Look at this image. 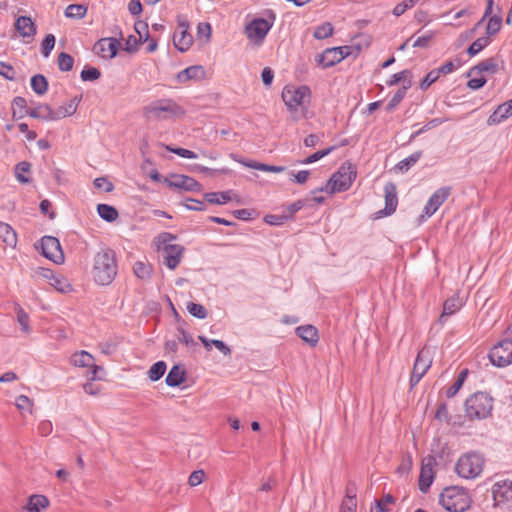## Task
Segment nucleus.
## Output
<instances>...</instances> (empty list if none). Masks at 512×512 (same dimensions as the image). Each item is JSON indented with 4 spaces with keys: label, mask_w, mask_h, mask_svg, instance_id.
<instances>
[{
    "label": "nucleus",
    "mask_w": 512,
    "mask_h": 512,
    "mask_svg": "<svg viewBox=\"0 0 512 512\" xmlns=\"http://www.w3.org/2000/svg\"><path fill=\"white\" fill-rule=\"evenodd\" d=\"M118 272L115 252L110 248H103L94 255L91 270L94 281L102 286L112 283Z\"/></svg>",
    "instance_id": "nucleus-1"
},
{
    "label": "nucleus",
    "mask_w": 512,
    "mask_h": 512,
    "mask_svg": "<svg viewBox=\"0 0 512 512\" xmlns=\"http://www.w3.org/2000/svg\"><path fill=\"white\" fill-rule=\"evenodd\" d=\"M143 115L148 121H168L183 117L185 110L173 99L165 98L146 105Z\"/></svg>",
    "instance_id": "nucleus-2"
},
{
    "label": "nucleus",
    "mask_w": 512,
    "mask_h": 512,
    "mask_svg": "<svg viewBox=\"0 0 512 512\" xmlns=\"http://www.w3.org/2000/svg\"><path fill=\"white\" fill-rule=\"evenodd\" d=\"M356 176L357 171L354 165L350 162H345L332 174L324 186L313 190L312 194L315 195L317 192L334 194L347 191L352 186Z\"/></svg>",
    "instance_id": "nucleus-3"
},
{
    "label": "nucleus",
    "mask_w": 512,
    "mask_h": 512,
    "mask_svg": "<svg viewBox=\"0 0 512 512\" xmlns=\"http://www.w3.org/2000/svg\"><path fill=\"white\" fill-rule=\"evenodd\" d=\"M174 240H176V236L168 232L161 233L156 238L157 248L162 253L163 263L170 270L178 267L185 250L182 245L173 244Z\"/></svg>",
    "instance_id": "nucleus-4"
},
{
    "label": "nucleus",
    "mask_w": 512,
    "mask_h": 512,
    "mask_svg": "<svg viewBox=\"0 0 512 512\" xmlns=\"http://www.w3.org/2000/svg\"><path fill=\"white\" fill-rule=\"evenodd\" d=\"M471 502L468 491L459 486L447 487L439 496L440 505L449 512H464Z\"/></svg>",
    "instance_id": "nucleus-5"
},
{
    "label": "nucleus",
    "mask_w": 512,
    "mask_h": 512,
    "mask_svg": "<svg viewBox=\"0 0 512 512\" xmlns=\"http://www.w3.org/2000/svg\"><path fill=\"white\" fill-rule=\"evenodd\" d=\"M483 467V456L472 451L459 457L455 464V471L461 478L475 479L482 473Z\"/></svg>",
    "instance_id": "nucleus-6"
},
{
    "label": "nucleus",
    "mask_w": 512,
    "mask_h": 512,
    "mask_svg": "<svg viewBox=\"0 0 512 512\" xmlns=\"http://www.w3.org/2000/svg\"><path fill=\"white\" fill-rule=\"evenodd\" d=\"M493 409V398L487 393L477 392L465 402V411L470 419H485L490 416Z\"/></svg>",
    "instance_id": "nucleus-7"
},
{
    "label": "nucleus",
    "mask_w": 512,
    "mask_h": 512,
    "mask_svg": "<svg viewBox=\"0 0 512 512\" xmlns=\"http://www.w3.org/2000/svg\"><path fill=\"white\" fill-rule=\"evenodd\" d=\"M275 14L272 10L266 12V18H255L245 27L247 38L256 45H261L275 22Z\"/></svg>",
    "instance_id": "nucleus-8"
},
{
    "label": "nucleus",
    "mask_w": 512,
    "mask_h": 512,
    "mask_svg": "<svg viewBox=\"0 0 512 512\" xmlns=\"http://www.w3.org/2000/svg\"><path fill=\"white\" fill-rule=\"evenodd\" d=\"M311 91L306 85H287L282 91V99L290 111L304 107L310 102Z\"/></svg>",
    "instance_id": "nucleus-9"
},
{
    "label": "nucleus",
    "mask_w": 512,
    "mask_h": 512,
    "mask_svg": "<svg viewBox=\"0 0 512 512\" xmlns=\"http://www.w3.org/2000/svg\"><path fill=\"white\" fill-rule=\"evenodd\" d=\"M491 492L495 506L503 510L512 509V481L501 480L495 482Z\"/></svg>",
    "instance_id": "nucleus-10"
},
{
    "label": "nucleus",
    "mask_w": 512,
    "mask_h": 512,
    "mask_svg": "<svg viewBox=\"0 0 512 512\" xmlns=\"http://www.w3.org/2000/svg\"><path fill=\"white\" fill-rule=\"evenodd\" d=\"M494 366L506 367L512 363V339H504L494 345L489 353Z\"/></svg>",
    "instance_id": "nucleus-11"
},
{
    "label": "nucleus",
    "mask_w": 512,
    "mask_h": 512,
    "mask_svg": "<svg viewBox=\"0 0 512 512\" xmlns=\"http://www.w3.org/2000/svg\"><path fill=\"white\" fill-rule=\"evenodd\" d=\"M432 364L431 352L428 348H422L416 357L413 370L410 377V386H416L422 377L426 374Z\"/></svg>",
    "instance_id": "nucleus-12"
},
{
    "label": "nucleus",
    "mask_w": 512,
    "mask_h": 512,
    "mask_svg": "<svg viewBox=\"0 0 512 512\" xmlns=\"http://www.w3.org/2000/svg\"><path fill=\"white\" fill-rule=\"evenodd\" d=\"M437 463L434 457L428 456L422 460L418 486L422 493H427L434 482Z\"/></svg>",
    "instance_id": "nucleus-13"
},
{
    "label": "nucleus",
    "mask_w": 512,
    "mask_h": 512,
    "mask_svg": "<svg viewBox=\"0 0 512 512\" xmlns=\"http://www.w3.org/2000/svg\"><path fill=\"white\" fill-rule=\"evenodd\" d=\"M189 24L187 20L179 16L178 17V27L173 35V42L177 50L180 52H186L189 50L193 43V37L188 32Z\"/></svg>",
    "instance_id": "nucleus-14"
},
{
    "label": "nucleus",
    "mask_w": 512,
    "mask_h": 512,
    "mask_svg": "<svg viewBox=\"0 0 512 512\" xmlns=\"http://www.w3.org/2000/svg\"><path fill=\"white\" fill-rule=\"evenodd\" d=\"M451 194V187L444 186L437 189L428 199L424 206L421 218L431 217L439 207L448 199Z\"/></svg>",
    "instance_id": "nucleus-15"
},
{
    "label": "nucleus",
    "mask_w": 512,
    "mask_h": 512,
    "mask_svg": "<svg viewBox=\"0 0 512 512\" xmlns=\"http://www.w3.org/2000/svg\"><path fill=\"white\" fill-rule=\"evenodd\" d=\"M41 252L45 258L57 264L61 263L64 259L60 242L53 236H44L41 239Z\"/></svg>",
    "instance_id": "nucleus-16"
},
{
    "label": "nucleus",
    "mask_w": 512,
    "mask_h": 512,
    "mask_svg": "<svg viewBox=\"0 0 512 512\" xmlns=\"http://www.w3.org/2000/svg\"><path fill=\"white\" fill-rule=\"evenodd\" d=\"M349 54V47H333L326 49L318 57V62L323 68H329L341 62Z\"/></svg>",
    "instance_id": "nucleus-17"
},
{
    "label": "nucleus",
    "mask_w": 512,
    "mask_h": 512,
    "mask_svg": "<svg viewBox=\"0 0 512 512\" xmlns=\"http://www.w3.org/2000/svg\"><path fill=\"white\" fill-rule=\"evenodd\" d=\"M119 41L114 37L102 38L95 43L94 49L102 58L112 59L117 55Z\"/></svg>",
    "instance_id": "nucleus-18"
},
{
    "label": "nucleus",
    "mask_w": 512,
    "mask_h": 512,
    "mask_svg": "<svg viewBox=\"0 0 512 512\" xmlns=\"http://www.w3.org/2000/svg\"><path fill=\"white\" fill-rule=\"evenodd\" d=\"M385 208L379 211L381 216H389L396 211L398 205L397 189L394 183L388 182L384 186Z\"/></svg>",
    "instance_id": "nucleus-19"
},
{
    "label": "nucleus",
    "mask_w": 512,
    "mask_h": 512,
    "mask_svg": "<svg viewBox=\"0 0 512 512\" xmlns=\"http://www.w3.org/2000/svg\"><path fill=\"white\" fill-rule=\"evenodd\" d=\"M41 275L48 279L49 284L61 293H69L72 291V286L69 281L60 274H55L50 269H42Z\"/></svg>",
    "instance_id": "nucleus-20"
},
{
    "label": "nucleus",
    "mask_w": 512,
    "mask_h": 512,
    "mask_svg": "<svg viewBox=\"0 0 512 512\" xmlns=\"http://www.w3.org/2000/svg\"><path fill=\"white\" fill-rule=\"evenodd\" d=\"M500 70L499 59L497 57H490L482 60L477 65L472 67L468 75H480L483 73L496 74Z\"/></svg>",
    "instance_id": "nucleus-21"
},
{
    "label": "nucleus",
    "mask_w": 512,
    "mask_h": 512,
    "mask_svg": "<svg viewBox=\"0 0 512 512\" xmlns=\"http://www.w3.org/2000/svg\"><path fill=\"white\" fill-rule=\"evenodd\" d=\"M14 27L23 38L33 39L37 32L36 25L27 16H19L15 21Z\"/></svg>",
    "instance_id": "nucleus-22"
},
{
    "label": "nucleus",
    "mask_w": 512,
    "mask_h": 512,
    "mask_svg": "<svg viewBox=\"0 0 512 512\" xmlns=\"http://www.w3.org/2000/svg\"><path fill=\"white\" fill-rule=\"evenodd\" d=\"M206 77V71L201 65H192L180 71L177 74V80L180 83H186L189 80L199 81Z\"/></svg>",
    "instance_id": "nucleus-23"
},
{
    "label": "nucleus",
    "mask_w": 512,
    "mask_h": 512,
    "mask_svg": "<svg viewBox=\"0 0 512 512\" xmlns=\"http://www.w3.org/2000/svg\"><path fill=\"white\" fill-rule=\"evenodd\" d=\"M80 101H81V96L80 97L75 96L74 98L70 99L68 102L59 106L57 109H55V110L53 109L54 121H57L62 118H65L67 116L73 115L77 111V107H78Z\"/></svg>",
    "instance_id": "nucleus-24"
},
{
    "label": "nucleus",
    "mask_w": 512,
    "mask_h": 512,
    "mask_svg": "<svg viewBox=\"0 0 512 512\" xmlns=\"http://www.w3.org/2000/svg\"><path fill=\"white\" fill-rule=\"evenodd\" d=\"M26 115L42 121H54L53 109L48 104H38L26 109Z\"/></svg>",
    "instance_id": "nucleus-25"
},
{
    "label": "nucleus",
    "mask_w": 512,
    "mask_h": 512,
    "mask_svg": "<svg viewBox=\"0 0 512 512\" xmlns=\"http://www.w3.org/2000/svg\"><path fill=\"white\" fill-rule=\"evenodd\" d=\"M169 185L186 191H201L202 189L199 182L194 178L185 175L176 176L173 181L169 182Z\"/></svg>",
    "instance_id": "nucleus-26"
},
{
    "label": "nucleus",
    "mask_w": 512,
    "mask_h": 512,
    "mask_svg": "<svg viewBox=\"0 0 512 512\" xmlns=\"http://www.w3.org/2000/svg\"><path fill=\"white\" fill-rule=\"evenodd\" d=\"M296 334L310 346H316L319 341L318 330L312 325H302L297 327Z\"/></svg>",
    "instance_id": "nucleus-27"
},
{
    "label": "nucleus",
    "mask_w": 512,
    "mask_h": 512,
    "mask_svg": "<svg viewBox=\"0 0 512 512\" xmlns=\"http://www.w3.org/2000/svg\"><path fill=\"white\" fill-rule=\"evenodd\" d=\"M512 115V99L499 105L497 109L489 116L488 123L498 124Z\"/></svg>",
    "instance_id": "nucleus-28"
},
{
    "label": "nucleus",
    "mask_w": 512,
    "mask_h": 512,
    "mask_svg": "<svg viewBox=\"0 0 512 512\" xmlns=\"http://www.w3.org/2000/svg\"><path fill=\"white\" fill-rule=\"evenodd\" d=\"M49 506V500L44 495L35 494L29 497L24 509L27 512H42Z\"/></svg>",
    "instance_id": "nucleus-29"
},
{
    "label": "nucleus",
    "mask_w": 512,
    "mask_h": 512,
    "mask_svg": "<svg viewBox=\"0 0 512 512\" xmlns=\"http://www.w3.org/2000/svg\"><path fill=\"white\" fill-rule=\"evenodd\" d=\"M462 307V301L457 296L448 298L443 305V312L439 317V322L444 323L446 317L453 315Z\"/></svg>",
    "instance_id": "nucleus-30"
},
{
    "label": "nucleus",
    "mask_w": 512,
    "mask_h": 512,
    "mask_svg": "<svg viewBox=\"0 0 512 512\" xmlns=\"http://www.w3.org/2000/svg\"><path fill=\"white\" fill-rule=\"evenodd\" d=\"M185 377V371L179 365H174L166 376L165 383L169 387H178L185 381Z\"/></svg>",
    "instance_id": "nucleus-31"
},
{
    "label": "nucleus",
    "mask_w": 512,
    "mask_h": 512,
    "mask_svg": "<svg viewBox=\"0 0 512 512\" xmlns=\"http://www.w3.org/2000/svg\"><path fill=\"white\" fill-rule=\"evenodd\" d=\"M0 240L7 246L15 247L17 244V234L14 229L7 223L0 221Z\"/></svg>",
    "instance_id": "nucleus-32"
},
{
    "label": "nucleus",
    "mask_w": 512,
    "mask_h": 512,
    "mask_svg": "<svg viewBox=\"0 0 512 512\" xmlns=\"http://www.w3.org/2000/svg\"><path fill=\"white\" fill-rule=\"evenodd\" d=\"M94 362V357L87 351H79L71 356V363L76 367H90Z\"/></svg>",
    "instance_id": "nucleus-33"
},
{
    "label": "nucleus",
    "mask_w": 512,
    "mask_h": 512,
    "mask_svg": "<svg viewBox=\"0 0 512 512\" xmlns=\"http://www.w3.org/2000/svg\"><path fill=\"white\" fill-rule=\"evenodd\" d=\"M421 156H422V152L416 151V152L412 153L409 157L398 162L395 166V169L402 173H405L419 161Z\"/></svg>",
    "instance_id": "nucleus-34"
},
{
    "label": "nucleus",
    "mask_w": 512,
    "mask_h": 512,
    "mask_svg": "<svg viewBox=\"0 0 512 512\" xmlns=\"http://www.w3.org/2000/svg\"><path fill=\"white\" fill-rule=\"evenodd\" d=\"M97 212H98L99 216L107 222H113L118 217L117 209L108 204H98Z\"/></svg>",
    "instance_id": "nucleus-35"
},
{
    "label": "nucleus",
    "mask_w": 512,
    "mask_h": 512,
    "mask_svg": "<svg viewBox=\"0 0 512 512\" xmlns=\"http://www.w3.org/2000/svg\"><path fill=\"white\" fill-rule=\"evenodd\" d=\"M31 88L37 95H44L48 90V81L41 74L34 75L31 78Z\"/></svg>",
    "instance_id": "nucleus-36"
},
{
    "label": "nucleus",
    "mask_w": 512,
    "mask_h": 512,
    "mask_svg": "<svg viewBox=\"0 0 512 512\" xmlns=\"http://www.w3.org/2000/svg\"><path fill=\"white\" fill-rule=\"evenodd\" d=\"M238 161L246 167H249V168H252L255 170H259V171H264V172L281 173L285 170V167H283V166H274V165H268V164H263V163H259V162H245V161H240V160H238Z\"/></svg>",
    "instance_id": "nucleus-37"
},
{
    "label": "nucleus",
    "mask_w": 512,
    "mask_h": 512,
    "mask_svg": "<svg viewBox=\"0 0 512 512\" xmlns=\"http://www.w3.org/2000/svg\"><path fill=\"white\" fill-rule=\"evenodd\" d=\"M411 87V81H407L406 84L403 85L390 99L389 103L386 106V110L391 112L395 109V107L403 100L406 95L407 90Z\"/></svg>",
    "instance_id": "nucleus-38"
},
{
    "label": "nucleus",
    "mask_w": 512,
    "mask_h": 512,
    "mask_svg": "<svg viewBox=\"0 0 512 512\" xmlns=\"http://www.w3.org/2000/svg\"><path fill=\"white\" fill-rule=\"evenodd\" d=\"M87 13V8L82 4H70L65 9V16L72 19H82Z\"/></svg>",
    "instance_id": "nucleus-39"
},
{
    "label": "nucleus",
    "mask_w": 512,
    "mask_h": 512,
    "mask_svg": "<svg viewBox=\"0 0 512 512\" xmlns=\"http://www.w3.org/2000/svg\"><path fill=\"white\" fill-rule=\"evenodd\" d=\"M13 118H23L26 115L27 101L25 98L17 96L12 101Z\"/></svg>",
    "instance_id": "nucleus-40"
},
{
    "label": "nucleus",
    "mask_w": 512,
    "mask_h": 512,
    "mask_svg": "<svg viewBox=\"0 0 512 512\" xmlns=\"http://www.w3.org/2000/svg\"><path fill=\"white\" fill-rule=\"evenodd\" d=\"M205 200L211 204H225L231 200L230 192H209L205 194Z\"/></svg>",
    "instance_id": "nucleus-41"
},
{
    "label": "nucleus",
    "mask_w": 512,
    "mask_h": 512,
    "mask_svg": "<svg viewBox=\"0 0 512 512\" xmlns=\"http://www.w3.org/2000/svg\"><path fill=\"white\" fill-rule=\"evenodd\" d=\"M166 368L167 366L164 361L154 363L147 372L149 379L151 381L159 380L164 375Z\"/></svg>",
    "instance_id": "nucleus-42"
},
{
    "label": "nucleus",
    "mask_w": 512,
    "mask_h": 512,
    "mask_svg": "<svg viewBox=\"0 0 512 512\" xmlns=\"http://www.w3.org/2000/svg\"><path fill=\"white\" fill-rule=\"evenodd\" d=\"M467 374V370H463L460 372L456 381L446 391V396L448 398H452L458 393V391L461 389L466 380Z\"/></svg>",
    "instance_id": "nucleus-43"
},
{
    "label": "nucleus",
    "mask_w": 512,
    "mask_h": 512,
    "mask_svg": "<svg viewBox=\"0 0 512 512\" xmlns=\"http://www.w3.org/2000/svg\"><path fill=\"white\" fill-rule=\"evenodd\" d=\"M489 43L490 39L488 36L480 37L469 46L467 52L470 56H475L479 52H481L485 47H487Z\"/></svg>",
    "instance_id": "nucleus-44"
},
{
    "label": "nucleus",
    "mask_w": 512,
    "mask_h": 512,
    "mask_svg": "<svg viewBox=\"0 0 512 512\" xmlns=\"http://www.w3.org/2000/svg\"><path fill=\"white\" fill-rule=\"evenodd\" d=\"M333 34V26L330 22H324L317 26L314 30L313 36L316 39L322 40Z\"/></svg>",
    "instance_id": "nucleus-45"
},
{
    "label": "nucleus",
    "mask_w": 512,
    "mask_h": 512,
    "mask_svg": "<svg viewBox=\"0 0 512 512\" xmlns=\"http://www.w3.org/2000/svg\"><path fill=\"white\" fill-rule=\"evenodd\" d=\"M31 165L29 162L22 161L15 166L16 178L21 183H28L29 178L24 174L30 171Z\"/></svg>",
    "instance_id": "nucleus-46"
},
{
    "label": "nucleus",
    "mask_w": 512,
    "mask_h": 512,
    "mask_svg": "<svg viewBox=\"0 0 512 512\" xmlns=\"http://www.w3.org/2000/svg\"><path fill=\"white\" fill-rule=\"evenodd\" d=\"M133 271L139 279L145 280L150 277L151 267L144 262L138 261L134 264Z\"/></svg>",
    "instance_id": "nucleus-47"
},
{
    "label": "nucleus",
    "mask_w": 512,
    "mask_h": 512,
    "mask_svg": "<svg viewBox=\"0 0 512 512\" xmlns=\"http://www.w3.org/2000/svg\"><path fill=\"white\" fill-rule=\"evenodd\" d=\"M187 310L192 316L198 319H205L207 317V310L201 304L189 302L187 304Z\"/></svg>",
    "instance_id": "nucleus-48"
},
{
    "label": "nucleus",
    "mask_w": 512,
    "mask_h": 512,
    "mask_svg": "<svg viewBox=\"0 0 512 512\" xmlns=\"http://www.w3.org/2000/svg\"><path fill=\"white\" fill-rule=\"evenodd\" d=\"M74 60L73 58L65 53L61 52L58 56V67L63 72H68L73 68Z\"/></svg>",
    "instance_id": "nucleus-49"
},
{
    "label": "nucleus",
    "mask_w": 512,
    "mask_h": 512,
    "mask_svg": "<svg viewBox=\"0 0 512 512\" xmlns=\"http://www.w3.org/2000/svg\"><path fill=\"white\" fill-rule=\"evenodd\" d=\"M356 506V496L355 494H350V491L348 490L346 498L341 504L340 512H355Z\"/></svg>",
    "instance_id": "nucleus-50"
},
{
    "label": "nucleus",
    "mask_w": 512,
    "mask_h": 512,
    "mask_svg": "<svg viewBox=\"0 0 512 512\" xmlns=\"http://www.w3.org/2000/svg\"><path fill=\"white\" fill-rule=\"evenodd\" d=\"M420 0H404L398 3L393 9V15L399 17L403 15L408 9L414 7Z\"/></svg>",
    "instance_id": "nucleus-51"
},
{
    "label": "nucleus",
    "mask_w": 512,
    "mask_h": 512,
    "mask_svg": "<svg viewBox=\"0 0 512 512\" xmlns=\"http://www.w3.org/2000/svg\"><path fill=\"white\" fill-rule=\"evenodd\" d=\"M333 150H334V147H329L327 149L317 151V152L313 153L312 155L308 156L307 158H305L304 160L300 161V163L304 164V165L314 163V162L322 159L323 157L327 156L328 154H330Z\"/></svg>",
    "instance_id": "nucleus-52"
},
{
    "label": "nucleus",
    "mask_w": 512,
    "mask_h": 512,
    "mask_svg": "<svg viewBox=\"0 0 512 512\" xmlns=\"http://www.w3.org/2000/svg\"><path fill=\"white\" fill-rule=\"evenodd\" d=\"M101 76L100 71L95 67H85L80 74L83 81H95Z\"/></svg>",
    "instance_id": "nucleus-53"
},
{
    "label": "nucleus",
    "mask_w": 512,
    "mask_h": 512,
    "mask_svg": "<svg viewBox=\"0 0 512 512\" xmlns=\"http://www.w3.org/2000/svg\"><path fill=\"white\" fill-rule=\"evenodd\" d=\"M288 221L284 213L282 214H269L264 217V222L271 226H281Z\"/></svg>",
    "instance_id": "nucleus-54"
},
{
    "label": "nucleus",
    "mask_w": 512,
    "mask_h": 512,
    "mask_svg": "<svg viewBox=\"0 0 512 512\" xmlns=\"http://www.w3.org/2000/svg\"><path fill=\"white\" fill-rule=\"evenodd\" d=\"M16 314H17V321L20 324L22 331H24L25 333H29L30 326H29L28 314L21 307H17Z\"/></svg>",
    "instance_id": "nucleus-55"
},
{
    "label": "nucleus",
    "mask_w": 512,
    "mask_h": 512,
    "mask_svg": "<svg viewBox=\"0 0 512 512\" xmlns=\"http://www.w3.org/2000/svg\"><path fill=\"white\" fill-rule=\"evenodd\" d=\"M501 25L502 19L499 16L490 17L486 27L487 35L490 36L499 32V30L501 29Z\"/></svg>",
    "instance_id": "nucleus-56"
},
{
    "label": "nucleus",
    "mask_w": 512,
    "mask_h": 512,
    "mask_svg": "<svg viewBox=\"0 0 512 512\" xmlns=\"http://www.w3.org/2000/svg\"><path fill=\"white\" fill-rule=\"evenodd\" d=\"M55 41V36L53 34H47L42 41V54L45 58L49 57L55 46Z\"/></svg>",
    "instance_id": "nucleus-57"
},
{
    "label": "nucleus",
    "mask_w": 512,
    "mask_h": 512,
    "mask_svg": "<svg viewBox=\"0 0 512 512\" xmlns=\"http://www.w3.org/2000/svg\"><path fill=\"white\" fill-rule=\"evenodd\" d=\"M440 75L439 72L436 69L431 70L427 73V75L424 77L422 82L420 83V88L422 90H426L429 88L431 84L436 82L439 79Z\"/></svg>",
    "instance_id": "nucleus-58"
},
{
    "label": "nucleus",
    "mask_w": 512,
    "mask_h": 512,
    "mask_svg": "<svg viewBox=\"0 0 512 512\" xmlns=\"http://www.w3.org/2000/svg\"><path fill=\"white\" fill-rule=\"evenodd\" d=\"M469 76L471 79L467 82V86L472 90H478L482 88L487 82V79L482 74Z\"/></svg>",
    "instance_id": "nucleus-59"
},
{
    "label": "nucleus",
    "mask_w": 512,
    "mask_h": 512,
    "mask_svg": "<svg viewBox=\"0 0 512 512\" xmlns=\"http://www.w3.org/2000/svg\"><path fill=\"white\" fill-rule=\"evenodd\" d=\"M177 339L180 343H183L186 346H194L196 344L193 336L183 328H178Z\"/></svg>",
    "instance_id": "nucleus-60"
},
{
    "label": "nucleus",
    "mask_w": 512,
    "mask_h": 512,
    "mask_svg": "<svg viewBox=\"0 0 512 512\" xmlns=\"http://www.w3.org/2000/svg\"><path fill=\"white\" fill-rule=\"evenodd\" d=\"M94 186L105 192H111L114 189V185L106 177H98L94 180Z\"/></svg>",
    "instance_id": "nucleus-61"
},
{
    "label": "nucleus",
    "mask_w": 512,
    "mask_h": 512,
    "mask_svg": "<svg viewBox=\"0 0 512 512\" xmlns=\"http://www.w3.org/2000/svg\"><path fill=\"white\" fill-rule=\"evenodd\" d=\"M204 477L205 473L203 470L193 471L189 476L188 483L192 487L198 486L203 482Z\"/></svg>",
    "instance_id": "nucleus-62"
},
{
    "label": "nucleus",
    "mask_w": 512,
    "mask_h": 512,
    "mask_svg": "<svg viewBox=\"0 0 512 512\" xmlns=\"http://www.w3.org/2000/svg\"><path fill=\"white\" fill-rule=\"evenodd\" d=\"M15 405L19 410H25V409L31 410V408L33 406V402L28 396L20 395L16 398Z\"/></svg>",
    "instance_id": "nucleus-63"
},
{
    "label": "nucleus",
    "mask_w": 512,
    "mask_h": 512,
    "mask_svg": "<svg viewBox=\"0 0 512 512\" xmlns=\"http://www.w3.org/2000/svg\"><path fill=\"white\" fill-rule=\"evenodd\" d=\"M15 70L12 66L0 62V75L3 76L7 80H14L15 79Z\"/></svg>",
    "instance_id": "nucleus-64"
}]
</instances>
